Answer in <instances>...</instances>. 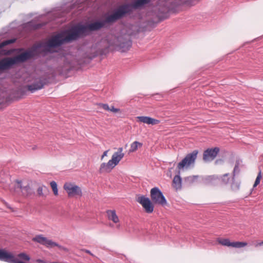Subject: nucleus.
Masks as SVG:
<instances>
[{"instance_id":"nucleus-1","label":"nucleus","mask_w":263,"mask_h":263,"mask_svg":"<svg viewBox=\"0 0 263 263\" xmlns=\"http://www.w3.org/2000/svg\"><path fill=\"white\" fill-rule=\"evenodd\" d=\"M85 27L83 25H78L73 28L66 35L65 32H62L50 39L47 43L48 47H54L61 45L64 42H68L77 39L78 37L85 35Z\"/></svg>"},{"instance_id":"nucleus-2","label":"nucleus","mask_w":263,"mask_h":263,"mask_svg":"<svg viewBox=\"0 0 263 263\" xmlns=\"http://www.w3.org/2000/svg\"><path fill=\"white\" fill-rule=\"evenodd\" d=\"M122 147L118 148L117 152H115L112 155L111 159L107 163H102L99 168L100 173H109L117 166L119 162L124 156V153L123 152Z\"/></svg>"},{"instance_id":"nucleus-3","label":"nucleus","mask_w":263,"mask_h":263,"mask_svg":"<svg viewBox=\"0 0 263 263\" xmlns=\"http://www.w3.org/2000/svg\"><path fill=\"white\" fill-rule=\"evenodd\" d=\"M198 151L194 150L192 153L187 154L185 157L177 165V168L179 173L184 168H188L194 165L197 157Z\"/></svg>"},{"instance_id":"nucleus-4","label":"nucleus","mask_w":263,"mask_h":263,"mask_svg":"<svg viewBox=\"0 0 263 263\" xmlns=\"http://www.w3.org/2000/svg\"><path fill=\"white\" fill-rule=\"evenodd\" d=\"M130 12V5L120 6L115 12L105 18V23H113Z\"/></svg>"},{"instance_id":"nucleus-5","label":"nucleus","mask_w":263,"mask_h":263,"mask_svg":"<svg viewBox=\"0 0 263 263\" xmlns=\"http://www.w3.org/2000/svg\"><path fill=\"white\" fill-rule=\"evenodd\" d=\"M32 240L34 242H37L42 245L46 246L47 248H53L54 247H58L61 250L67 251V249L59 245L58 243L53 241L52 240L48 239L47 237H44L43 235H37L33 237Z\"/></svg>"},{"instance_id":"nucleus-6","label":"nucleus","mask_w":263,"mask_h":263,"mask_svg":"<svg viewBox=\"0 0 263 263\" xmlns=\"http://www.w3.org/2000/svg\"><path fill=\"white\" fill-rule=\"evenodd\" d=\"M63 189L69 196H82L81 188L71 182H66L63 186Z\"/></svg>"},{"instance_id":"nucleus-7","label":"nucleus","mask_w":263,"mask_h":263,"mask_svg":"<svg viewBox=\"0 0 263 263\" xmlns=\"http://www.w3.org/2000/svg\"><path fill=\"white\" fill-rule=\"evenodd\" d=\"M217 242L219 244L229 247H233L235 248H241L245 247L248 245V243L243 241H233L231 242L228 238H218Z\"/></svg>"},{"instance_id":"nucleus-8","label":"nucleus","mask_w":263,"mask_h":263,"mask_svg":"<svg viewBox=\"0 0 263 263\" xmlns=\"http://www.w3.org/2000/svg\"><path fill=\"white\" fill-rule=\"evenodd\" d=\"M0 260L9 263H20L22 262L15 258L11 253L8 252L5 249H0Z\"/></svg>"},{"instance_id":"nucleus-9","label":"nucleus","mask_w":263,"mask_h":263,"mask_svg":"<svg viewBox=\"0 0 263 263\" xmlns=\"http://www.w3.org/2000/svg\"><path fill=\"white\" fill-rule=\"evenodd\" d=\"M137 202L141 204L145 213L151 214L153 212L154 205L149 198H138Z\"/></svg>"},{"instance_id":"nucleus-10","label":"nucleus","mask_w":263,"mask_h":263,"mask_svg":"<svg viewBox=\"0 0 263 263\" xmlns=\"http://www.w3.org/2000/svg\"><path fill=\"white\" fill-rule=\"evenodd\" d=\"M219 152L218 147L209 148L205 150L203 154V159L204 161L208 162L213 160Z\"/></svg>"},{"instance_id":"nucleus-11","label":"nucleus","mask_w":263,"mask_h":263,"mask_svg":"<svg viewBox=\"0 0 263 263\" xmlns=\"http://www.w3.org/2000/svg\"><path fill=\"white\" fill-rule=\"evenodd\" d=\"M16 64L14 57L5 58L0 61V70H5Z\"/></svg>"},{"instance_id":"nucleus-12","label":"nucleus","mask_w":263,"mask_h":263,"mask_svg":"<svg viewBox=\"0 0 263 263\" xmlns=\"http://www.w3.org/2000/svg\"><path fill=\"white\" fill-rule=\"evenodd\" d=\"M105 25L104 22H95L87 25H83L85 27V34L89 31L98 30L102 28Z\"/></svg>"},{"instance_id":"nucleus-13","label":"nucleus","mask_w":263,"mask_h":263,"mask_svg":"<svg viewBox=\"0 0 263 263\" xmlns=\"http://www.w3.org/2000/svg\"><path fill=\"white\" fill-rule=\"evenodd\" d=\"M34 53L32 51H27L23 53L20 54L19 55L14 57V60L16 63L18 62H22L26 61L28 59H30L33 57Z\"/></svg>"},{"instance_id":"nucleus-14","label":"nucleus","mask_w":263,"mask_h":263,"mask_svg":"<svg viewBox=\"0 0 263 263\" xmlns=\"http://www.w3.org/2000/svg\"><path fill=\"white\" fill-rule=\"evenodd\" d=\"M136 119L138 122L147 124L156 125L160 123L159 120L147 116H138Z\"/></svg>"},{"instance_id":"nucleus-15","label":"nucleus","mask_w":263,"mask_h":263,"mask_svg":"<svg viewBox=\"0 0 263 263\" xmlns=\"http://www.w3.org/2000/svg\"><path fill=\"white\" fill-rule=\"evenodd\" d=\"M44 85V84L41 79H37L34 83L27 85V88L28 91L33 93L36 90L42 89Z\"/></svg>"},{"instance_id":"nucleus-16","label":"nucleus","mask_w":263,"mask_h":263,"mask_svg":"<svg viewBox=\"0 0 263 263\" xmlns=\"http://www.w3.org/2000/svg\"><path fill=\"white\" fill-rule=\"evenodd\" d=\"M199 176L198 175H193L185 177L184 182L188 185L196 184L198 182Z\"/></svg>"},{"instance_id":"nucleus-17","label":"nucleus","mask_w":263,"mask_h":263,"mask_svg":"<svg viewBox=\"0 0 263 263\" xmlns=\"http://www.w3.org/2000/svg\"><path fill=\"white\" fill-rule=\"evenodd\" d=\"M106 214L108 219L112 221L115 223H117L119 222V219L115 210H107Z\"/></svg>"},{"instance_id":"nucleus-18","label":"nucleus","mask_w":263,"mask_h":263,"mask_svg":"<svg viewBox=\"0 0 263 263\" xmlns=\"http://www.w3.org/2000/svg\"><path fill=\"white\" fill-rule=\"evenodd\" d=\"M98 106L100 108H103L105 110L111 111L114 113L120 112V109L115 108L113 106L109 107L107 104L99 103Z\"/></svg>"},{"instance_id":"nucleus-19","label":"nucleus","mask_w":263,"mask_h":263,"mask_svg":"<svg viewBox=\"0 0 263 263\" xmlns=\"http://www.w3.org/2000/svg\"><path fill=\"white\" fill-rule=\"evenodd\" d=\"M172 185L176 190L180 189L181 188V178L179 175L174 176Z\"/></svg>"},{"instance_id":"nucleus-20","label":"nucleus","mask_w":263,"mask_h":263,"mask_svg":"<svg viewBox=\"0 0 263 263\" xmlns=\"http://www.w3.org/2000/svg\"><path fill=\"white\" fill-rule=\"evenodd\" d=\"M151 197H164V196L159 188L155 187L151 190Z\"/></svg>"},{"instance_id":"nucleus-21","label":"nucleus","mask_w":263,"mask_h":263,"mask_svg":"<svg viewBox=\"0 0 263 263\" xmlns=\"http://www.w3.org/2000/svg\"><path fill=\"white\" fill-rule=\"evenodd\" d=\"M149 0H135V1L130 6V10H132V7L134 8H138L143 5L148 3Z\"/></svg>"},{"instance_id":"nucleus-22","label":"nucleus","mask_w":263,"mask_h":263,"mask_svg":"<svg viewBox=\"0 0 263 263\" xmlns=\"http://www.w3.org/2000/svg\"><path fill=\"white\" fill-rule=\"evenodd\" d=\"M142 146V144L141 143L138 141H135L131 144L129 152H134L138 149V147H141Z\"/></svg>"},{"instance_id":"nucleus-23","label":"nucleus","mask_w":263,"mask_h":263,"mask_svg":"<svg viewBox=\"0 0 263 263\" xmlns=\"http://www.w3.org/2000/svg\"><path fill=\"white\" fill-rule=\"evenodd\" d=\"M154 202L160 204L163 206H168V204L165 198H153Z\"/></svg>"},{"instance_id":"nucleus-24","label":"nucleus","mask_w":263,"mask_h":263,"mask_svg":"<svg viewBox=\"0 0 263 263\" xmlns=\"http://www.w3.org/2000/svg\"><path fill=\"white\" fill-rule=\"evenodd\" d=\"M50 184L53 191L54 195L57 196L58 195V190L57 183L54 181H52L50 182Z\"/></svg>"},{"instance_id":"nucleus-25","label":"nucleus","mask_w":263,"mask_h":263,"mask_svg":"<svg viewBox=\"0 0 263 263\" xmlns=\"http://www.w3.org/2000/svg\"><path fill=\"white\" fill-rule=\"evenodd\" d=\"M132 43L131 42L129 41H128L126 42L125 43L121 44L120 47L121 48H123V51H126L127 50H128L129 48L131 47Z\"/></svg>"},{"instance_id":"nucleus-26","label":"nucleus","mask_w":263,"mask_h":263,"mask_svg":"<svg viewBox=\"0 0 263 263\" xmlns=\"http://www.w3.org/2000/svg\"><path fill=\"white\" fill-rule=\"evenodd\" d=\"M17 256L20 259L25 261H29L30 259L29 256L25 253H20L18 254Z\"/></svg>"},{"instance_id":"nucleus-27","label":"nucleus","mask_w":263,"mask_h":263,"mask_svg":"<svg viewBox=\"0 0 263 263\" xmlns=\"http://www.w3.org/2000/svg\"><path fill=\"white\" fill-rule=\"evenodd\" d=\"M233 192H237L239 189V183L237 182L233 181L231 186Z\"/></svg>"},{"instance_id":"nucleus-28","label":"nucleus","mask_w":263,"mask_h":263,"mask_svg":"<svg viewBox=\"0 0 263 263\" xmlns=\"http://www.w3.org/2000/svg\"><path fill=\"white\" fill-rule=\"evenodd\" d=\"M261 178V171H260L257 175L255 181L253 185V187H255L259 184Z\"/></svg>"},{"instance_id":"nucleus-29","label":"nucleus","mask_w":263,"mask_h":263,"mask_svg":"<svg viewBox=\"0 0 263 263\" xmlns=\"http://www.w3.org/2000/svg\"><path fill=\"white\" fill-rule=\"evenodd\" d=\"M43 188L46 189V187L45 186H40L37 189V193L39 196H43Z\"/></svg>"},{"instance_id":"nucleus-30","label":"nucleus","mask_w":263,"mask_h":263,"mask_svg":"<svg viewBox=\"0 0 263 263\" xmlns=\"http://www.w3.org/2000/svg\"><path fill=\"white\" fill-rule=\"evenodd\" d=\"M108 152H109V150H106V151H105V152H104V153H103V155H102L101 158V160H103V158H104L105 157H106V156H107V154H108Z\"/></svg>"},{"instance_id":"nucleus-31","label":"nucleus","mask_w":263,"mask_h":263,"mask_svg":"<svg viewBox=\"0 0 263 263\" xmlns=\"http://www.w3.org/2000/svg\"><path fill=\"white\" fill-rule=\"evenodd\" d=\"M262 246H263V240L258 242L255 245V247H261Z\"/></svg>"},{"instance_id":"nucleus-32","label":"nucleus","mask_w":263,"mask_h":263,"mask_svg":"<svg viewBox=\"0 0 263 263\" xmlns=\"http://www.w3.org/2000/svg\"><path fill=\"white\" fill-rule=\"evenodd\" d=\"M83 251H84V252L86 253H88L89 254H90V255H91L92 256H94V255L90 252V251L88 250H86V249H83L82 250Z\"/></svg>"},{"instance_id":"nucleus-33","label":"nucleus","mask_w":263,"mask_h":263,"mask_svg":"<svg viewBox=\"0 0 263 263\" xmlns=\"http://www.w3.org/2000/svg\"><path fill=\"white\" fill-rule=\"evenodd\" d=\"M238 167H239V163L238 162H237V163L236 164L235 166V167H234V173L238 170Z\"/></svg>"},{"instance_id":"nucleus-34","label":"nucleus","mask_w":263,"mask_h":263,"mask_svg":"<svg viewBox=\"0 0 263 263\" xmlns=\"http://www.w3.org/2000/svg\"><path fill=\"white\" fill-rule=\"evenodd\" d=\"M37 148V145H33L32 147V149L33 151H35L36 150V149Z\"/></svg>"},{"instance_id":"nucleus-35","label":"nucleus","mask_w":263,"mask_h":263,"mask_svg":"<svg viewBox=\"0 0 263 263\" xmlns=\"http://www.w3.org/2000/svg\"><path fill=\"white\" fill-rule=\"evenodd\" d=\"M6 205H7V206L9 209H10L11 210V211H14V210L13 209V208H12L11 207L9 206L8 205H7V204Z\"/></svg>"},{"instance_id":"nucleus-36","label":"nucleus","mask_w":263,"mask_h":263,"mask_svg":"<svg viewBox=\"0 0 263 263\" xmlns=\"http://www.w3.org/2000/svg\"><path fill=\"white\" fill-rule=\"evenodd\" d=\"M228 176V174H226L225 175H224L223 176V180H224V178H225L226 177H227Z\"/></svg>"},{"instance_id":"nucleus-37","label":"nucleus","mask_w":263,"mask_h":263,"mask_svg":"<svg viewBox=\"0 0 263 263\" xmlns=\"http://www.w3.org/2000/svg\"><path fill=\"white\" fill-rule=\"evenodd\" d=\"M16 182L18 184H20L21 183V181L18 180H17Z\"/></svg>"},{"instance_id":"nucleus-38","label":"nucleus","mask_w":263,"mask_h":263,"mask_svg":"<svg viewBox=\"0 0 263 263\" xmlns=\"http://www.w3.org/2000/svg\"><path fill=\"white\" fill-rule=\"evenodd\" d=\"M37 262H42V261L41 260H37Z\"/></svg>"},{"instance_id":"nucleus-39","label":"nucleus","mask_w":263,"mask_h":263,"mask_svg":"<svg viewBox=\"0 0 263 263\" xmlns=\"http://www.w3.org/2000/svg\"><path fill=\"white\" fill-rule=\"evenodd\" d=\"M140 197L143 198V197H144V196H141Z\"/></svg>"},{"instance_id":"nucleus-40","label":"nucleus","mask_w":263,"mask_h":263,"mask_svg":"<svg viewBox=\"0 0 263 263\" xmlns=\"http://www.w3.org/2000/svg\"><path fill=\"white\" fill-rule=\"evenodd\" d=\"M51 263H58V262H51Z\"/></svg>"}]
</instances>
